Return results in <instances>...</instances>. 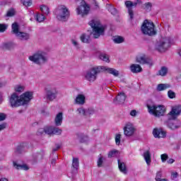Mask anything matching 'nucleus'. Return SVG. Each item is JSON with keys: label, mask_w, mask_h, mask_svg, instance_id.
Segmentation results:
<instances>
[{"label": "nucleus", "mask_w": 181, "mask_h": 181, "mask_svg": "<svg viewBox=\"0 0 181 181\" xmlns=\"http://www.w3.org/2000/svg\"><path fill=\"white\" fill-rule=\"evenodd\" d=\"M33 99V93L32 92L28 91L21 95L14 92L8 97V102L12 108H18L21 105H28L30 103V100Z\"/></svg>", "instance_id": "1"}, {"label": "nucleus", "mask_w": 181, "mask_h": 181, "mask_svg": "<svg viewBox=\"0 0 181 181\" xmlns=\"http://www.w3.org/2000/svg\"><path fill=\"white\" fill-rule=\"evenodd\" d=\"M88 25H90L93 29L94 39H98L100 36H104L105 33V27L101 25L100 21L93 19L89 21Z\"/></svg>", "instance_id": "2"}, {"label": "nucleus", "mask_w": 181, "mask_h": 181, "mask_svg": "<svg viewBox=\"0 0 181 181\" xmlns=\"http://www.w3.org/2000/svg\"><path fill=\"white\" fill-rule=\"evenodd\" d=\"M141 31L143 35H146L147 36H156L158 34V32L155 30V24L148 20H144L143 22Z\"/></svg>", "instance_id": "3"}, {"label": "nucleus", "mask_w": 181, "mask_h": 181, "mask_svg": "<svg viewBox=\"0 0 181 181\" xmlns=\"http://www.w3.org/2000/svg\"><path fill=\"white\" fill-rule=\"evenodd\" d=\"M54 15H56L58 21L66 22V21H68L69 18H70V11L66 6L60 5L55 9Z\"/></svg>", "instance_id": "4"}, {"label": "nucleus", "mask_w": 181, "mask_h": 181, "mask_svg": "<svg viewBox=\"0 0 181 181\" xmlns=\"http://www.w3.org/2000/svg\"><path fill=\"white\" fill-rule=\"evenodd\" d=\"M28 59L30 62L40 66L47 62V54L43 51H37L33 55L30 56Z\"/></svg>", "instance_id": "5"}, {"label": "nucleus", "mask_w": 181, "mask_h": 181, "mask_svg": "<svg viewBox=\"0 0 181 181\" xmlns=\"http://www.w3.org/2000/svg\"><path fill=\"white\" fill-rule=\"evenodd\" d=\"M103 71H105V66L93 67L86 72L85 78L88 80V81H95V80L97 79V74H99V73H101Z\"/></svg>", "instance_id": "6"}, {"label": "nucleus", "mask_w": 181, "mask_h": 181, "mask_svg": "<svg viewBox=\"0 0 181 181\" xmlns=\"http://www.w3.org/2000/svg\"><path fill=\"white\" fill-rule=\"evenodd\" d=\"M45 98L47 101H54L57 98V89L54 88L53 86L47 85L45 88Z\"/></svg>", "instance_id": "7"}, {"label": "nucleus", "mask_w": 181, "mask_h": 181, "mask_svg": "<svg viewBox=\"0 0 181 181\" xmlns=\"http://www.w3.org/2000/svg\"><path fill=\"white\" fill-rule=\"evenodd\" d=\"M170 43H172L170 37H165L160 40L158 44L156 45V49L158 52H166V50L170 47Z\"/></svg>", "instance_id": "8"}, {"label": "nucleus", "mask_w": 181, "mask_h": 181, "mask_svg": "<svg viewBox=\"0 0 181 181\" xmlns=\"http://www.w3.org/2000/svg\"><path fill=\"white\" fill-rule=\"evenodd\" d=\"M147 107L148 112H150V114H153L155 117H162L166 111V109L163 105H148Z\"/></svg>", "instance_id": "9"}, {"label": "nucleus", "mask_w": 181, "mask_h": 181, "mask_svg": "<svg viewBox=\"0 0 181 181\" xmlns=\"http://www.w3.org/2000/svg\"><path fill=\"white\" fill-rule=\"evenodd\" d=\"M76 12L78 15H81L82 18H84V16L88 15V12H90V6L86 3H82L76 8Z\"/></svg>", "instance_id": "10"}, {"label": "nucleus", "mask_w": 181, "mask_h": 181, "mask_svg": "<svg viewBox=\"0 0 181 181\" xmlns=\"http://www.w3.org/2000/svg\"><path fill=\"white\" fill-rule=\"evenodd\" d=\"M167 125L170 129H178V128H180L181 127V122L176 119H172L170 117L168 118Z\"/></svg>", "instance_id": "11"}, {"label": "nucleus", "mask_w": 181, "mask_h": 181, "mask_svg": "<svg viewBox=\"0 0 181 181\" xmlns=\"http://www.w3.org/2000/svg\"><path fill=\"white\" fill-rule=\"evenodd\" d=\"M181 113V105H177L172 107L171 111L169 112V115L172 117V119H176Z\"/></svg>", "instance_id": "12"}, {"label": "nucleus", "mask_w": 181, "mask_h": 181, "mask_svg": "<svg viewBox=\"0 0 181 181\" xmlns=\"http://www.w3.org/2000/svg\"><path fill=\"white\" fill-rule=\"evenodd\" d=\"M29 149V144L26 142H23L18 145L15 151V153L18 155H21V153H23L26 152Z\"/></svg>", "instance_id": "13"}, {"label": "nucleus", "mask_w": 181, "mask_h": 181, "mask_svg": "<svg viewBox=\"0 0 181 181\" xmlns=\"http://www.w3.org/2000/svg\"><path fill=\"white\" fill-rule=\"evenodd\" d=\"M125 100H127V95H125V93H120L113 100V103L116 105L124 104V103H125Z\"/></svg>", "instance_id": "14"}, {"label": "nucleus", "mask_w": 181, "mask_h": 181, "mask_svg": "<svg viewBox=\"0 0 181 181\" xmlns=\"http://www.w3.org/2000/svg\"><path fill=\"white\" fill-rule=\"evenodd\" d=\"M136 62L140 64H152V61L145 55L138 56L136 57Z\"/></svg>", "instance_id": "15"}, {"label": "nucleus", "mask_w": 181, "mask_h": 181, "mask_svg": "<svg viewBox=\"0 0 181 181\" xmlns=\"http://www.w3.org/2000/svg\"><path fill=\"white\" fill-rule=\"evenodd\" d=\"M135 132V128L132 124H127L124 128V134L126 136H132Z\"/></svg>", "instance_id": "16"}, {"label": "nucleus", "mask_w": 181, "mask_h": 181, "mask_svg": "<svg viewBox=\"0 0 181 181\" xmlns=\"http://www.w3.org/2000/svg\"><path fill=\"white\" fill-rule=\"evenodd\" d=\"M153 135L154 138H165L166 136V132L163 131L162 129L156 128L153 130Z\"/></svg>", "instance_id": "17"}, {"label": "nucleus", "mask_w": 181, "mask_h": 181, "mask_svg": "<svg viewBox=\"0 0 181 181\" xmlns=\"http://www.w3.org/2000/svg\"><path fill=\"white\" fill-rule=\"evenodd\" d=\"M78 166H80V163L78 162V159L77 158H73L72 160V168L71 172L73 175H76L78 170Z\"/></svg>", "instance_id": "18"}, {"label": "nucleus", "mask_w": 181, "mask_h": 181, "mask_svg": "<svg viewBox=\"0 0 181 181\" xmlns=\"http://www.w3.org/2000/svg\"><path fill=\"white\" fill-rule=\"evenodd\" d=\"M125 5L128 8V13L130 16V21L134 19V10H132V6H134V3L131 1H125Z\"/></svg>", "instance_id": "19"}, {"label": "nucleus", "mask_w": 181, "mask_h": 181, "mask_svg": "<svg viewBox=\"0 0 181 181\" xmlns=\"http://www.w3.org/2000/svg\"><path fill=\"white\" fill-rule=\"evenodd\" d=\"M16 37H18L20 40L23 41H26L29 40L30 39V34L23 33V32H20L18 35H16Z\"/></svg>", "instance_id": "20"}, {"label": "nucleus", "mask_w": 181, "mask_h": 181, "mask_svg": "<svg viewBox=\"0 0 181 181\" xmlns=\"http://www.w3.org/2000/svg\"><path fill=\"white\" fill-rule=\"evenodd\" d=\"M130 70L132 73H141V71H142V67H141L139 64H133L130 66Z\"/></svg>", "instance_id": "21"}, {"label": "nucleus", "mask_w": 181, "mask_h": 181, "mask_svg": "<svg viewBox=\"0 0 181 181\" xmlns=\"http://www.w3.org/2000/svg\"><path fill=\"white\" fill-rule=\"evenodd\" d=\"M15 43L12 42H4L2 45V47L4 50H13V49H15Z\"/></svg>", "instance_id": "22"}, {"label": "nucleus", "mask_w": 181, "mask_h": 181, "mask_svg": "<svg viewBox=\"0 0 181 181\" xmlns=\"http://www.w3.org/2000/svg\"><path fill=\"white\" fill-rule=\"evenodd\" d=\"M54 122H55V125L57 127H60V125H62L63 122V113L62 112L58 113L54 119Z\"/></svg>", "instance_id": "23"}, {"label": "nucleus", "mask_w": 181, "mask_h": 181, "mask_svg": "<svg viewBox=\"0 0 181 181\" xmlns=\"http://www.w3.org/2000/svg\"><path fill=\"white\" fill-rule=\"evenodd\" d=\"M76 104H79L80 105H84L86 103V96L84 95L79 94L77 95L76 98L75 99Z\"/></svg>", "instance_id": "24"}, {"label": "nucleus", "mask_w": 181, "mask_h": 181, "mask_svg": "<svg viewBox=\"0 0 181 181\" xmlns=\"http://www.w3.org/2000/svg\"><path fill=\"white\" fill-rule=\"evenodd\" d=\"M78 139L81 144H86L87 141H88V136L83 134V133H78L77 134Z\"/></svg>", "instance_id": "25"}, {"label": "nucleus", "mask_w": 181, "mask_h": 181, "mask_svg": "<svg viewBox=\"0 0 181 181\" xmlns=\"http://www.w3.org/2000/svg\"><path fill=\"white\" fill-rule=\"evenodd\" d=\"M117 162L120 172L124 173V175H127L128 171L127 170V165H125V163L121 162V160H118Z\"/></svg>", "instance_id": "26"}, {"label": "nucleus", "mask_w": 181, "mask_h": 181, "mask_svg": "<svg viewBox=\"0 0 181 181\" xmlns=\"http://www.w3.org/2000/svg\"><path fill=\"white\" fill-rule=\"evenodd\" d=\"M105 71H107L109 74H112L115 77H118L119 76V71L113 68H107V66H105Z\"/></svg>", "instance_id": "27"}, {"label": "nucleus", "mask_w": 181, "mask_h": 181, "mask_svg": "<svg viewBox=\"0 0 181 181\" xmlns=\"http://www.w3.org/2000/svg\"><path fill=\"white\" fill-rule=\"evenodd\" d=\"M170 84L160 83L157 86L156 90L157 91H164V90H168V88H170Z\"/></svg>", "instance_id": "28"}, {"label": "nucleus", "mask_w": 181, "mask_h": 181, "mask_svg": "<svg viewBox=\"0 0 181 181\" xmlns=\"http://www.w3.org/2000/svg\"><path fill=\"white\" fill-rule=\"evenodd\" d=\"M11 28L12 33H13V35H16V36H17L18 33L21 32L19 31V25L18 24V23H13L11 25Z\"/></svg>", "instance_id": "29"}, {"label": "nucleus", "mask_w": 181, "mask_h": 181, "mask_svg": "<svg viewBox=\"0 0 181 181\" xmlns=\"http://www.w3.org/2000/svg\"><path fill=\"white\" fill-rule=\"evenodd\" d=\"M13 166L18 170L21 169L22 170H29V167L26 164L21 165L18 164L16 162H13Z\"/></svg>", "instance_id": "30"}, {"label": "nucleus", "mask_w": 181, "mask_h": 181, "mask_svg": "<svg viewBox=\"0 0 181 181\" xmlns=\"http://www.w3.org/2000/svg\"><path fill=\"white\" fill-rule=\"evenodd\" d=\"M144 158L146 160V163L149 166L151 165V152L149 151H147L144 153Z\"/></svg>", "instance_id": "31"}, {"label": "nucleus", "mask_w": 181, "mask_h": 181, "mask_svg": "<svg viewBox=\"0 0 181 181\" xmlns=\"http://www.w3.org/2000/svg\"><path fill=\"white\" fill-rule=\"evenodd\" d=\"M81 40L83 43H90L91 42V39L90 38V35L83 33L81 35Z\"/></svg>", "instance_id": "32"}, {"label": "nucleus", "mask_w": 181, "mask_h": 181, "mask_svg": "<svg viewBox=\"0 0 181 181\" xmlns=\"http://www.w3.org/2000/svg\"><path fill=\"white\" fill-rule=\"evenodd\" d=\"M99 59L106 63H110V57L107 54L100 53L99 55Z\"/></svg>", "instance_id": "33"}, {"label": "nucleus", "mask_w": 181, "mask_h": 181, "mask_svg": "<svg viewBox=\"0 0 181 181\" xmlns=\"http://www.w3.org/2000/svg\"><path fill=\"white\" fill-rule=\"evenodd\" d=\"M143 8L144 9H145V11H146V12H151V11L152 10V3L148 2L144 4L143 5Z\"/></svg>", "instance_id": "34"}, {"label": "nucleus", "mask_w": 181, "mask_h": 181, "mask_svg": "<svg viewBox=\"0 0 181 181\" xmlns=\"http://www.w3.org/2000/svg\"><path fill=\"white\" fill-rule=\"evenodd\" d=\"M113 42L115 43H123L124 42V37H121V36H115L113 37Z\"/></svg>", "instance_id": "35"}, {"label": "nucleus", "mask_w": 181, "mask_h": 181, "mask_svg": "<svg viewBox=\"0 0 181 181\" xmlns=\"http://www.w3.org/2000/svg\"><path fill=\"white\" fill-rule=\"evenodd\" d=\"M158 73H159V76H162L163 77L164 76L168 74V68H166V66L161 67Z\"/></svg>", "instance_id": "36"}, {"label": "nucleus", "mask_w": 181, "mask_h": 181, "mask_svg": "<svg viewBox=\"0 0 181 181\" xmlns=\"http://www.w3.org/2000/svg\"><path fill=\"white\" fill-rule=\"evenodd\" d=\"M40 11L45 15H49V7L46 6L45 5L41 6Z\"/></svg>", "instance_id": "37"}, {"label": "nucleus", "mask_w": 181, "mask_h": 181, "mask_svg": "<svg viewBox=\"0 0 181 181\" xmlns=\"http://www.w3.org/2000/svg\"><path fill=\"white\" fill-rule=\"evenodd\" d=\"M62 130L59 127H52V134L53 135H62Z\"/></svg>", "instance_id": "38"}, {"label": "nucleus", "mask_w": 181, "mask_h": 181, "mask_svg": "<svg viewBox=\"0 0 181 181\" xmlns=\"http://www.w3.org/2000/svg\"><path fill=\"white\" fill-rule=\"evenodd\" d=\"M14 90L16 91V93H23V91L25 90V88L22 86H16L14 87Z\"/></svg>", "instance_id": "39"}, {"label": "nucleus", "mask_w": 181, "mask_h": 181, "mask_svg": "<svg viewBox=\"0 0 181 181\" xmlns=\"http://www.w3.org/2000/svg\"><path fill=\"white\" fill-rule=\"evenodd\" d=\"M118 155V150H113L108 153V158H115Z\"/></svg>", "instance_id": "40"}, {"label": "nucleus", "mask_w": 181, "mask_h": 181, "mask_svg": "<svg viewBox=\"0 0 181 181\" xmlns=\"http://www.w3.org/2000/svg\"><path fill=\"white\" fill-rule=\"evenodd\" d=\"M36 21L37 22H43L45 21V16L43 14L37 13L36 15Z\"/></svg>", "instance_id": "41"}, {"label": "nucleus", "mask_w": 181, "mask_h": 181, "mask_svg": "<svg viewBox=\"0 0 181 181\" xmlns=\"http://www.w3.org/2000/svg\"><path fill=\"white\" fill-rule=\"evenodd\" d=\"M8 18H11L12 16H15V10L13 8H11L7 11V13L6 15Z\"/></svg>", "instance_id": "42"}, {"label": "nucleus", "mask_w": 181, "mask_h": 181, "mask_svg": "<svg viewBox=\"0 0 181 181\" xmlns=\"http://www.w3.org/2000/svg\"><path fill=\"white\" fill-rule=\"evenodd\" d=\"M8 29V24L0 23V33H4Z\"/></svg>", "instance_id": "43"}, {"label": "nucleus", "mask_w": 181, "mask_h": 181, "mask_svg": "<svg viewBox=\"0 0 181 181\" xmlns=\"http://www.w3.org/2000/svg\"><path fill=\"white\" fill-rule=\"evenodd\" d=\"M77 111L80 115H83L84 117L87 116L86 110H85L84 108H78Z\"/></svg>", "instance_id": "44"}, {"label": "nucleus", "mask_w": 181, "mask_h": 181, "mask_svg": "<svg viewBox=\"0 0 181 181\" xmlns=\"http://www.w3.org/2000/svg\"><path fill=\"white\" fill-rule=\"evenodd\" d=\"M105 160V158L103 156H101L98 158V160L97 161L98 168H101V166H103V163Z\"/></svg>", "instance_id": "45"}, {"label": "nucleus", "mask_w": 181, "mask_h": 181, "mask_svg": "<svg viewBox=\"0 0 181 181\" xmlns=\"http://www.w3.org/2000/svg\"><path fill=\"white\" fill-rule=\"evenodd\" d=\"M168 95L171 99L176 98V93L172 90L168 91Z\"/></svg>", "instance_id": "46"}, {"label": "nucleus", "mask_w": 181, "mask_h": 181, "mask_svg": "<svg viewBox=\"0 0 181 181\" xmlns=\"http://www.w3.org/2000/svg\"><path fill=\"white\" fill-rule=\"evenodd\" d=\"M21 2L24 5V6H32V0H21Z\"/></svg>", "instance_id": "47"}, {"label": "nucleus", "mask_w": 181, "mask_h": 181, "mask_svg": "<svg viewBox=\"0 0 181 181\" xmlns=\"http://www.w3.org/2000/svg\"><path fill=\"white\" fill-rule=\"evenodd\" d=\"M45 134L52 135L53 134V127H45Z\"/></svg>", "instance_id": "48"}, {"label": "nucleus", "mask_w": 181, "mask_h": 181, "mask_svg": "<svg viewBox=\"0 0 181 181\" xmlns=\"http://www.w3.org/2000/svg\"><path fill=\"white\" fill-rule=\"evenodd\" d=\"M108 11L110 12V13H112V15H115L118 12L117 8H115L114 6L109 7Z\"/></svg>", "instance_id": "49"}, {"label": "nucleus", "mask_w": 181, "mask_h": 181, "mask_svg": "<svg viewBox=\"0 0 181 181\" xmlns=\"http://www.w3.org/2000/svg\"><path fill=\"white\" fill-rule=\"evenodd\" d=\"M160 157H161V160L163 163H165V162H166V160H168V159L169 158V156H168V154L166 153L162 154Z\"/></svg>", "instance_id": "50"}, {"label": "nucleus", "mask_w": 181, "mask_h": 181, "mask_svg": "<svg viewBox=\"0 0 181 181\" xmlns=\"http://www.w3.org/2000/svg\"><path fill=\"white\" fill-rule=\"evenodd\" d=\"M161 177H162V171H158L156 176V180L161 181L163 180Z\"/></svg>", "instance_id": "51"}, {"label": "nucleus", "mask_w": 181, "mask_h": 181, "mask_svg": "<svg viewBox=\"0 0 181 181\" xmlns=\"http://www.w3.org/2000/svg\"><path fill=\"white\" fill-rule=\"evenodd\" d=\"M116 145H119L121 144V134H117L115 136Z\"/></svg>", "instance_id": "52"}, {"label": "nucleus", "mask_w": 181, "mask_h": 181, "mask_svg": "<svg viewBox=\"0 0 181 181\" xmlns=\"http://www.w3.org/2000/svg\"><path fill=\"white\" fill-rule=\"evenodd\" d=\"M43 134H45V128H40L37 132V135L38 136L43 135Z\"/></svg>", "instance_id": "53"}, {"label": "nucleus", "mask_w": 181, "mask_h": 181, "mask_svg": "<svg viewBox=\"0 0 181 181\" xmlns=\"http://www.w3.org/2000/svg\"><path fill=\"white\" fill-rule=\"evenodd\" d=\"M5 119H6V115L1 112L0 113V121H5Z\"/></svg>", "instance_id": "54"}, {"label": "nucleus", "mask_w": 181, "mask_h": 181, "mask_svg": "<svg viewBox=\"0 0 181 181\" xmlns=\"http://www.w3.org/2000/svg\"><path fill=\"white\" fill-rule=\"evenodd\" d=\"M94 114V110L93 109H88L86 110V115H93Z\"/></svg>", "instance_id": "55"}, {"label": "nucleus", "mask_w": 181, "mask_h": 181, "mask_svg": "<svg viewBox=\"0 0 181 181\" xmlns=\"http://www.w3.org/2000/svg\"><path fill=\"white\" fill-rule=\"evenodd\" d=\"M55 146H56V148H54L52 149L53 152H56V151H59V149H60V148L62 147V146H60V144H55Z\"/></svg>", "instance_id": "56"}, {"label": "nucleus", "mask_w": 181, "mask_h": 181, "mask_svg": "<svg viewBox=\"0 0 181 181\" xmlns=\"http://www.w3.org/2000/svg\"><path fill=\"white\" fill-rule=\"evenodd\" d=\"M6 123H3L1 124H0V132L1 131H4V129H5L6 128Z\"/></svg>", "instance_id": "57"}, {"label": "nucleus", "mask_w": 181, "mask_h": 181, "mask_svg": "<svg viewBox=\"0 0 181 181\" xmlns=\"http://www.w3.org/2000/svg\"><path fill=\"white\" fill-rule=\"evenodd\" d=\"M130 115H132V117H135L136 115V110H132L130 112Z\"/></svg>", "instance_id": "58"}, {"label": "nucleus", "mask_w": 181, "mask_h": 181, "mask_svg": "<svg viewBox=\"0 0 181 181\" xmlns=\"http://www.w3.org/2000/svg\"><path fill=\"white\" fill-rule=\"evenodd\" d=\"M177 176H179V174H177V172L172 173V177H173V179H176V177H177Z\"/></svg>", "instance_id": "59"}, {"label": "nucleus", "mask_w": 181, "mask_h": 181, "mask_svg": "<svg viewBox=\"0 0 181 181\" xmlns=\"http://www.w3.org/2000/svg\"><path fill=\"white\" fill-rule=\"evenodd\" d=\"M72 45H74V46H76V47L77 46H78V43L74 40H72Z\"/></svg>", "instance_id": "60"}, {"label": "nucleus", "mask_w": 181, "mask_h": 181, "mask_svg": "<svg viewBox=\"0 0 181 181\" xmlns=\"http://www.w3.org/2000/svg\"><path fill=\"white\" fill-rule=\"evenodd\" d=\"M56 162H57L56 158H53V159L51 160V163H52V165H53V166H54V165H56Z\"/></svg>", "instance_id": "61"}, {"label": "nucleus", "mask_w": 181, "mask_h": 181, "mask_svg": "<svg viewBox=\"0 0 181 181\" xmlns=\"http://www.w3.org/2000/svg\"><path fill=\"white\" fill-rule=\"evenodd\" d=\"M168 163L172 164L173 162H175V160L173 158H170L168 161Z\"/></svg>", "instance_id": "62"}, {"label": "nucleus", "mask_w": 181, "mask_h": 181, "mask_svg": "<svg viewBox=\"0 0 181 181\" xmlns=\"http://www.w3.org/2000/svg\"><path fill=\"white\" fill-rule=\"evenodd\" d=\"M5 86H6V83L4 82L0 83V88H2V87H5Z\"/></svg>", "instance_id": "63"}, {"label": "nucleus", "mask_w": 181, "mask_h": 181, "mask_svg": "<svg viewBox=\"0 0 181 181\" xmlns=\"http://www.w3.org/2000/svg\"><path fill=\"white\" fill-rule=\"evenodd\" d=\"M0 181H8V179L6 178H1Z\"/></svg>", "instance_id": "64"}]
</instances>
